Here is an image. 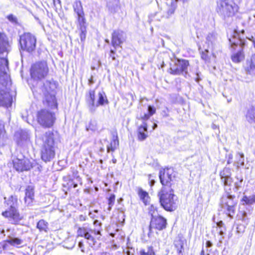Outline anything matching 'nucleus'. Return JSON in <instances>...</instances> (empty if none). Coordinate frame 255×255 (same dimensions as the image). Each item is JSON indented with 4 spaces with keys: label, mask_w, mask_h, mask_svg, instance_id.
Masks as SVG:
<instances>
[{
    "label": "nucleus",
    "mask_w": 255,
    "mask_h": 255,
    "mask_svg": "<svg viewBox=\"0 0 255 255\" xmlns=\"http://www.w3.org/2000/svg\"><path fill=\"white\" fill-rule=\"evenodd\" d=\"M57 85L54 81L47 80L40 87L42 96V103L46 108H42L36 113V120L44 128H52L56 121L54 110H57L58 104L56 97Z\"/></svg>",
    "instance_id": "f257e3e1"
},
{
    "label": "nucleus",
    "mask_w": 255,
    "mask_h": 255,
    "mask_svg": "<svg viewBox=\"0 0 255 255\" xmlns=\"http://www.w3.org/2000/svg\"><path fill=\"white\" fill-rule=\"evenodd\" d=\"M8 61L6 57H0V107L8 108L11 106L12 97L7 91L9 85L10 76L7 73Z\"/></svg>",
    "instance_id": "f03ea898"
},
{
    "label": "nucleus",
    "mask_w": 255,
    "mask_h": 255,
    "mask_svg": "<svg viewBox=\"0 0 255 255\" xmlns=\"http://www.w3.org/2000/svg\"><path fill=\"white\" fill-rule=\"evenodd\" d=\"M4 204L7 208L1 212V216L12 225H20L24 216L18 208L17 196L11 195L8 198L4 197Z\"/></svg>",
    "instance_id": "7ed1b4c3"
},
{
    "label": "nucleus",
    "mask_w": 255,
    "mask_h": 255,
    "mask_svg": "<svg viewBox=\"0 0 255 255\" xmlns=\"http://www.w3.org/2000/svg\"><path fill=\"white\" fill-rule=\"evenodd\" d=\"M158 213V208L156 206L152 204L148 208V214L150 217L147 233L149 238L153 237L155 234L158 235L168 226L167 219Z\"/></svg>",
    "instance_id": "20e7f679"
},
{
    "label": "nucleus",
    "mask_w": 255,
    "mask_h": 255,
    "mask_svg": "<svg viewBox=\"0 0 255 255\" xmlns=\"http://www.w3.org/2000/svg\"><path fill=\"white\" fill-rule=\"evenodd\" d=\"M45 139L40 149V158L45 162H49L55 156V138L53 131L44 133Z\"/></svg>",
    "instance_id": "39448f33"
},
{
    "label": "nucleus",
    "mask_w": 255,
    "mask_h": 255,
    "mask_svg": "<svg viewBox=\"0 0 255 255\" xmlns=\"http://www.w3.org/2000/svg\"><path fill=\"white\" fill-rule=\"evenodd\" d=\"M160 206L167 212L176 210L179 205V199L174 194L173 189H160L158 193Z\"/></svg>",
    "instance_id": "423d86ee"
},
{
    "label": "nucleus",
    "mask_w": 255,
    "mask_h": 255,
    "mask_svg": "<svg viewBox=\"0 0 255 255\" xmlns=\"http://www.w3.org/2000/svg\"><path fill=\"white\" fill-rule=\"evenodd\" d=\"M73 10L76 13L77 28L79 31V37L81 42H84L86 38L88 23L85 16L82 2L76 0L73 5Z\"/></svg>",
    "instance_id": "0eeeda50"
},
{
    "label": "nucleus",
    "mask_w": 255,
    "mask_h": 255,
    "mask_svg": "<svg viewBox=\"0 0 255 255\" xmlns=\"http://www.w3.org/2000/svg\"><path fill=\"white\" fill-rule=\"evenodd\" d=\"M239 0H217L216 10L224 17L234 16L239 10Z\"/></svg>",
    "instance_id": "6e6552de"
},
{
    "label": "nucleus",
    "mask_w": 255,
    "mask_h": 255,
    "mask_svg": "<svg viewBox=\"0 0 255 255\" xmlns=\"http://www.w3.org/2000/svg\"><path fill=\"white\" fill-rule=\"evenodd\" d=\"M49 69L46 60L36 61L32 63L29 69L30 78L34 81H41L49 75Z\"/></svg>",
    "instance_id": "1a4fd4ad"
},
{
    "label": "nucleus",
    "mask_w": 255,
    "mask_h": 255,
    "mask_svg": "<svg viewBox=\"0 0 255 255\" xmlns=\"http://www.w3.org/2000/svg\"><path fill=\"white\" fill-rule=\"evenodd\" d=\"M160 182L162 185L161 189H173L172 186L177 178V173L172 167H164L159 172Z\"/></svg>",
    "instance_id": "9d476101"
},
{
    "label": "nucleus",
    "mask_w": 255,
    "mask_h": 255,
    "mask_svg": "<svg viewBox=\"0 0 255 255\" xmlns=\"http://www.w3.org/2000/svg\"><path fill=\"white\" fill-rule=\"evenodd\" d=\"M37 39L30 32H24L19 39V50L29 53H32L36 49Z\"/></svg>",
    "instance_id": "9b49d317"
},
{
    "label": "nucleus",
    "mask_w": 255,
    "mask_h": 255,
    "mask_svg": "<svg viewBox=\"0 0 255 255\" xmlns=\"http://www.w3.org/2000/svg\"><path fill=\"white\" fill-rule=\"evenodd\" d=\"M147 113L144 114L140 117V120L143 122L142 125L138 127L137 129V137L139 141L144 140L148 137V125L145 121L149 120L151 116L156 112V108L153 105H148L147 107Z\"/></svg>",
    "instance_id": "f8f14e48"
},
{
    "label": "nucleus",
    "mask_w": 255,
    "mask_h": 255,
    "mask_svg": "<svg viewBox=\"0 0 255 255\" xmlns=\"http://www.w3.org/2000/svg\"><path fill=\"white\" fill-rule=\"evenodd\" d=\"M100 232L88 229L85 227H78L77 231V237H84L88 240L91 246L95 245L100 239Z\"/></svg>",
    "instance_id": "ddd939ff"
},
{
    "label": "nucleus",
    "mask_w": 255,
    "mask_h": 255,
    "mask_svg": "<svg viewBox=\"0 0 255 255\" xmlns=\"http://www.w3.org/2000/svg\"><path fill=\"white\" fill-rule=\"evenodd\" d=\"M125 36L124 32L120 29H115L112 33L111 44L114 47V49L110 50V56L113 60L116 59L115 54L116 49L118 47H122V44L125 41Z\"/></svg>",
    "instance_id": "4468645a"
},
{
    "label": "nucleus",
    "mask_w": 255,
    "mask_h": 255,
    "mask_svg": "<svg viewBox=\"0 0 255 255\" xmlns=\"http://www.w3.org/2000/svg\"><path fill=\"white\" fill-rule=\"evenodd\" d=\"M11 164L16 171L22 172L30 170L37 163L35 160H30L27 158H23L22 159L14 158L12 160Z\"/></svg>",
    "instance_id": "2eb2a0df"
},
{
    "label": "nucleus",
    "mask_w": 255,
    "mask_h": 255,
    "mask_svg": "<svg viewBox=\"0 0 255 255\" xmlns=\"http://www.w3.org/2000/svg\"><path fill=\"white\" fill-rule=\"evenodd\" d=\"M174 65L176 67L170 66L168 72L172 75H179L187 73L188 68L190 66V63L188 60L177 58L174 63Z\"/></svg>",
    "instance_id": "dca6fc26"
},
{
    "label": "nucleus",
    "mask_w": 255,
    "mask_h": 255,
    "mask_svg": "<svg viewBox=\"0 0 255 255\" xmlns=\"http://www.w3.org/2000/svg\"><path fill=\"white\" fill-rule=\"evenodd\" d=\"M244 68L248 74L255 75V54L246 60Z\"/></svg>",
    "instance_id": "f3484780"
},
{
    "label": "nucleus",
    "mask_w": 255,
    "mask_h": 255,
    "mask_svg": "<svg viewBox=\"0 0 255 255\" xmlns=\"http://www.w3.org/2000/svg\"><path fill=\"white\" fill-rule=\"evenodd\" d=\"M9 42L5 33L0 32V55L8 53Z\"/></svg>",
    "instance_id": "a211bd4d"
},
{
    "label": "nucleus",
    "mask_w": 255,
    "mask_h": 255,
    "mask_svg": "<svg viewBox=\"0 0 255 255\" xmlns=\"http://www.w3.org/2000/svg\"><path fill=\"white\" fill-rule=\"evenodd\" d=\"M34 201V188L32 186H27L25 190L24 201L26 206H31Z\"/></svg>",
    "instance_id": "6ab92c4d"
},
{
    "label": "nucleus",
    "mask_w": 255,
    "mask_h": 255,
    "mask_svg": "<svg viewBox=\"0 0 255 255\" xmlns=\"http://www.w3.org/2000/svg\"><path fill=\"white\" fill-rule=\"evenodd\" d=\"M63 180L64 182L62 184L63 191L66 194L71 192L73 188H76L78 186L72 178L64 177Z\"/></svg>",
    "instance_id": "aec40b11"
},
{
    "label": "nucleus",
    "mask_w": 255,
    "mask_h": 255,
    "mask_svg": "<svg viewBox=\"0 0 255 255\" xmlns=\"http://www.w3.org/2000/svg\"><path fill=\"white\" fill-rule=\"evenodd\" d=\"M119 146V140L117 130H115L113 133V138L111 142L107 146V150L108 152L110 151L114 152Z\"/></svg>",
    "instance_id": "412c9836"
},
{
    "label": "nucleus",
    "mask_w": 255,
    "mask_h": 255,
    "mask_svg": "<svg viewBox=\"0 0 255 255\" xmlns=\"http://www.w3.org/2000/svg\"><path fill=\"white\" fill-rule=\"evenodd\" d=\"M96 91L95 90H90L86 95V102L91 107V111H93L96 106Z\"/></svg>",
    "instance_id": "4be33fe9"
},
{
    "label": "nucleus",
    "mask_w": 255,
    "mask_h": 255,
    "mask_svg": "<svg viewBox=\"0 0 255 255\" xmlns=\"http://www.w3.org/2000/svg\"><path fill=\"white\" fill-rule=\"evenodd\" d=\"M220 176L222 181L223 182L225 186L230 185L228 183V180L231 176L230 169L229 168H224L220 172Z\"/></svg>",
    "instance_id": "5701e85b"
},
{
    "label": "nucleus",
    "mask_w": 255,
    "mask_h": 255,
    "mask_svg": "<svg viewBox=\"0 0 255 255\" xmlns=\"http://www.w3.org/2000/svg\"><path fill=\"white\" fill-rule=\"evenodd\" d=\"M137 193L140 199L142 201L145 205L149 204L150 198L147 191L139 187L137 189Z\"/></svg>",
    "instance_id": "b1692460"
},
{
    "label": "nucleus",
    "mask_w": 255,
    "mask_h": 255,
    "mask_svg": "<svg viewBox=\"0 0 255 255\" xmlns=\"http://www.w3.org/2000/svg\"><path fill=\"white\" fill-rule=\"evenodd\" d=\"M98 97V98L97 103H96L95 107L103 106L109 104V101L107 95L104 91L99 92Z\"/></svg>",
    "instance_id": "393cba45"
},
{
    "label": "nucleus",
    "mask_w": 255,
    "mask_h": 255,
    "mask_svg": "<svg viewBox=\"0 0 255 255\" xmlns=\"http://www.w3.org/2000/svg\"><path fill=\"white\" fill-rule=\"evenodd\" d=\"M5 242L17 248H22L23 246L22 245L23 240L18 238H9L6 240Z\"/></svg>",
    "instance_id": "a878e982"
},
{
    "label": "nucleus",
    "mask_w": 255,
    "mask_h": 255,
    "mask_svg": "<svg viewBox=\"0 0 255 255\" xmlns=\"http://www.w3.org/2000/svg\"><path fill=\"white\" fill-rule=\"evenodd\" d=\"M36 228L40 232L47 233L49 231V224L44 219H41L37 222Z\"/></svg>",
    "instance_id": "bb28decb"
},
{
    "label": "nucleus",
    "mask_w": 255,
    "mask_h": 255,
    "mask_svg": "<svg viewBox=\"0 0 255 255\" xmlns=\"http://www.w3.org/2000/svg\"><path fill=\"white\" fill-rule=\"evenodd\" d=\"M245 57V54L243 49H241L231 56L232 61L236 63L241 62Z\"/></svg>",
    "instance_id": "cd10ccee"
},
{
    "label": "nucleus",
    "mask_w": 255,
    "mask_h": 255,
    "mask_svg": "<svg viewBox=\"0 0 255 255\" xmlns=\"http://www.w3.org/2000/svg\"><path fill=\"white\" fill-rule=\"evenodd\" d=\"M176 8L177 4L176 2L174 1H171L170 5L168 6L167 10L165 12V17L168 18L171 16L174 13Z\"/></svg>",
    "instance_id": "c85d7f7f"
},
{
    "label": "nucleus",
    "mask_w": 255,
    "mask_h": 255,
    "mask_svg": "<svg viewBox=\"0 0 255 255\" xmlns=\"http://www.w3.org/2000/svg\"><path fill=\"white\" fill-rule=\"evenodd\" d=\"M243 205H252L255 203V195L251 196H247L245 195L241 200Z\"/></svg>",
    "instance_id": "c756f323"
},
{
    "label": "nucleus",
    "mask_w": 255,
    "mask_h": 255,
    "mask_svg": "<svg viewBox=\"0 0 255 255\" xmlns=\"http://www.w3.org/2000/svg\"><path fill=\"white\" fill-rule=\"evenodd\" d=\"M246 117L249 121L255 122V105L252 106L247 111Z\"/></svg>",
    "instance_id": "7c9ffc66"
},
{
    "label": "nucleus",
    "mask_w": 255,
    "mask_h": 255,
    "mask_svg": "<svg viewBox=\"0 0 255 255\" xmlns=\"http://www.w3.org/2000/svg\"><path fill=\"white\" fill-rule=\"evenodd\" d=\"M140 255H156L152 246H149L147 248V251L142 249L140 251Z\"/></svg>",
    "instance_id": "2f4dec72"
},
{
    "label": "nucleus",
    "mask_w": 255,
    "mask_h": 255,
    "mask_svg": "<svg viewBox=\"0 0 255 255\" xmlns=\"http://www.w3.org/2000/svg\"><path fill=\"white\" fill-rule=\"evenodd\" d=\"M209 50H205L204 51H202L201 52V58L204 60L205 62H210V56L209 55Z\"/></svg>",
    "instance_id": "473e14b6"
},
{
    "label": "nucleus",
    "mask_w": 255,
    "mask_h": 255,
    "mask_svg": "<svg viewBox=\"0 0 255 255\" xmlns=\"http://www.w3.org/2000/svg\"><path fill=\"white\" fill-rule=\"evenodd\" d=\"M175 247L177 249L178 255H183V243L182 242H179L178 245H175Z\"/></svg>",
    "instance_id": "72a5a7b5"
},
{
    "label": "nucleus",
    "mask_w": 255,
    "mask_h": 255,
    "mask_svg": "<svg viewBox=\"0 0 255 255\" xmlns=\"http://www.w3.org/2000/svg\"><path fill=\"white\" fill-rule=\"evenodd\" d=\"M116 196L114 194H112L110 195L108 199L109 209H110L114 205L115 201Z\"/></svg>",
    "instance_id": "f704fd0d"
},
{
    "label": "nucleus",
    "mask_w": 255,
    "mask_h": 255,
    "mask_svg": "<svg viewBox=\"0 0 255 255\" xmlns=\"http://www.w3.org/2000/svg\"><path fill=\"white\" fill-rule=\"evenodd\" d=\"M7 19L10 22L17 24L18 21L17 18L12 14H10L6 16Z\"/></svg>",
    "instance_id": "c9c22d12"
},
{
    "label": "nucleus",
    "mask_w": 255,
    "mask_h": 255,
    "mask_svg": "<svg viewBox=\"0 0 255 255\" xmlns=\"http://www.w3.org/2000/svg\"><path fill=\"white\" fill-rule=\"evenodd\" d=\"M235 206L236 204L233 205H227V210L229 214H234L235 212Z\"/></svg>",
    "instance_id": "e433bc0d"
},
{
    "label": "nucleus",
    "mask_w": 255,
    "mask_h": 255,
    "mask_svg": "<svg viewBox=\"0 0 255 255\" xmlns=\"http://www.w3.org/2000/svg\"><path fill=\"white\" fill-rule=\"evenodd\" d=\"M71 169H72V175L74 176V177H75L76 178H79V176L78 175V171L75 169L74 167H71Z\"/></svg>",
    "instance_id": "4c0bfd02"
},
{
    "label": "nucleus",
    "mask_w": 255,
    "mask_h": 255,
    "mask_svg": "<svg viewBox=\"0 0 255 255\" xmlns=\"http://www.w3.org/2000/svg\"><path fill=\"white\" fill-rule=\"evenodd\" d=\"M94 81L93 80V77L92 76H91V77L88 80V84L89 85H92L94 83Z\"/></svg>",
    "instance_id": "58836bf2"
},
{
    "label": "nucleus",
    "mask_w": 255,
    "mask_h": 255,
    "mask_svg": "<svg viewBox=\"0 0 255 255\" xmlns=\"http://www.w3.org/2000/svg\"><path fill=\"white\" fill-rule=\"evenodd\" d=\"M79 248L81 249L82 251V252H84V245H83V244L82 242H80L79 243Z\"/></svg>",
    "instance_id": "ea45409f"
},
{
    "label": "nucleus",
    "mask_w": 255,
    "mask_h": 255,
    "mask_svg": "<svg viewBox=\"0 0 255 255\" xmlns=\"http://www.w3.org/2000/svg\"><path fill=\"white\" fill-rule=\"evenodd\" d=\"M53 0V4L54 5H56V4H61V1L60 0Z\"/></svg>",
    "instance_id": "a19ab883"
},
{
    "label": "nucleus",
    "mask_w": 255,
    "mask_h": 255,
    "mask_svg": "<svg viewBox=\"0 0 255 255\" xmlns=\"http://www.w3.org/2000/svg\"><path fill=\"white\" fill-rule=\"evenodd\" d=\"M215 39V37L213 35H211L210 36H208V37H207V40L209 41H211L212 39Z\"/></svg>",
    "instance_id": "79ce46f5"
},
{
    "label": "nucleus",
    "mask_w": 255,
    "mask_h": 255,
    "mask_svg": "<svg viewBox=\"0 0 255 255\" xmlns=\"http://www.w3.org/2000/svg\"><path fill=\"white\" fill-rule=\"evenodd\" d=\"M206 245L207 247H211L212 246V243L209 241L206 242Z\"/></svg>",
    "instance_id": "37998d69"
},
{
    "label": "nucleus",
    "mask_w": 255,
    "mask_h": 255,
    "mask_svg": "<svg viewBox=\"0 0 255 255\" xmlns=\"http://www.w3.org/2000/svg\"><path fill=\"white\" fill-rule=\"evenodd\" d=\"M249 40L253 43L254 46L255 48V39H254V37L252 36V37L250 38Z\"/></svg>",
    "instance_id": "c03bdc74"
},
{
    "label": "nucleus",
    "mask_w": 255,
    "mask_h": 255,
    "mask_svg": "<svg viewBox=\"0 0 255 255\" xmlns=\"http://www.w3.org/2000/svg\"><path fill=\"white\" fill-rule=\"evenodd\" d=\"M223 224V222H222V221H220V222H218V223H217V226H218V227H221L222 226Z\"/></svg>",
    "instance_id": "a18cd8bd"
},
{
    "label": "nucleus",
    "mask_w": 255,
    "mask_h": 255,
    "mask_svg": "<svg viewBox=\"0 0 255 255\" xmlns=\"http://www.w3.org/2000/svg\"><path fill=\"white\" fill-rule=\"evenodd\" d=\"M157 127V125L156 124L154 123L153 125H152V128L153 129H155Z\"/></svg>",
    "instance_id": "49530a36"
},
{
    "label": "nucleus",
    "mask_w": 255,
    "mask_h": 255,
    "mask_svg": "<svg viewBox=\"0 0 255 255\" xmlns=\"http://www.w3.org/2000/svg\"><path fill=\"white\" fill-rule=\"evenodd\" d=\"M112 160L114 163H116L117 162V160L115 158H113Z\"/></svg>",
    "instance_id": "de8ad7c7"
},
{
    "label": "nucleus",
    "mask_w": 255,
    "mask_h": 255,
    "mask_svg": "<svg viewBox=\"0 0 255 255\" xmlns=\"http://www.w3.org/2000/svg\"><path fill=\"white\" fill-rule=\"evenodd\" d=\"M100 255H108V254L106 252H103Z\"/></svg>",
    "instance_id": "09e8293b"
},
{
    "label": "nucleus",
    "mask_w": 255,
    "mask_h": 255,
    "mask_svg": "<svg viewBox=\"0 0 255 255\" xmlns=\"http://www.w3.org/2000/svg\"><path fill=\"white\" fill-rule=\"evenodd\" d=\"M200 255H204V251L203 250H202L201 252Z\"/></svg>",
    "instance_id": "8fccbe9b"
},
{
    "label": "nucleus",
    "mask_w": 255,
    "mask_h": 255,
    "mask_svg": "<svg viewBox=\"0 0 255 255\" xmlns=\"http://www.w3.org/2000/svg\"><path fill=\"white\" fill-rule=\"evenodd\" d=\"M5 246H6V245H4L3 246V249H4V248H5Z\"/></svg>",
    "instance_id": "3c124183"
}]
</instances>
